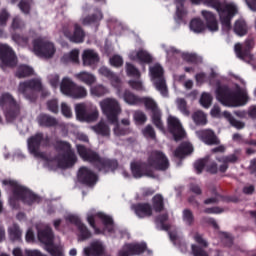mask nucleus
<instances>
[{
	"instance_id": "1",
	"label": "nucleus",
	"mask_w": 256,
	"mask_h": 256,
	"mask_svg": "<svg viewBox=\"0 0 256 256\" xmlns=\"http://www.w3.org/2000/svg\"><path fill=\"white\" fill-rule=\"evenodd\" d=\"M76 151L82 161L90 163L100 173H115L119 169V161L117 159L101 157L97 151L83 144H77Z\"/></svg>"
},
{
	"instance_id": "2",
	"label": "nucleus",
	"mask_w": 256,
	"mask_h": 256,
	"mask_svg": "<svg viewBox=\"0 0 256 256\" xmlns=\"http://www.w3.org/2000/svg\"><path fill=\"white\" fill-rule=\"evenodd\" d=\"M2 185L12 188L13 196L9 198V204L12 209H19V201H22L24 205L29 206L41 201L39 195L33 193L29 188L19 184L16 180L5 179L2 181Z\"/></svg>"
},
{
	"instance_id": "3",
	"label": "nucleus",
	"mask_w": 256,
	"mask_h": 256,
	"mask_svg": "<svg viewBox=\"0 0 256 256\" xmlns=\"http://www.w3.org/2000/svg\"><path fill=\"white\" fill-rule=\"evenodd\" d=\"M192 5H206V7H211L216 9L220 16V21L222 29L224 31H231V19L239 13L237 6L235 4L223 5L221 0H190Z\"/></svg>"
},
{
	"instance_id": "4",
	"label": "nucleus",
	"mask_w": 256,
	"mask_h": 256,
	"mask_svg": "<svg viewBox=\"0 0 256 256\" xmlns=\"http://www.w3.org/2000/svg\"><path fill=\"white\" fill-rule=\"evenodd\" d=\"M55 149L61 152L56 157L60 169H71V167L75 166V163H77V154H75L71 143L58 140L56 141Z\"/></svg>"
},
{
	"instance_id": "5",
	"label": "nucleus",
	"mask_w": 256,
	"mask_h": 256,
	"mask_svg": "<svg viewBox=\"0 0 256 256\" xmlns=\"http://www.w3.org/2000/svg\"><path fill=\"white\" fill-rule=\"evenodd\" d=\"M0 107L4 112L6 121L13 123L21 115V104L9 93H4L0 96Z\"/></svg>"
},
{
	"instance_id": "6",
	"label": "nucleus",
	"mask_w": 256,
	"mask_h": 256,
	"mask_svg": "<svg viewBox=\"0 0 256 256\" xmlns=\"http://www.w3.org/2000/svg\"><path fill=\"white\" fill-rule=\"evenodd\" d=\"M146 164L150 169L154 171H167L170 167L169 158L161 150H153L150 152L147 158Z\"/></svg>"
},
{
	"instance_id": "7",
	"label": "nucleus",
	"mask_w": 256,
	"mask_h": 256,
	"mask_svg": "<svg viewBox=\"0 0 256 256\" xmlns=\"http://www.w3.org/2000/svg\"><path fill=\"white\" fill-rule=\"evenodd\" d=\"M100 106L109 123H119V115L121 114L119 101L113 98H106L100 102Z\"/></svg>"
},
{
	"instance_id": "8",
	"label": "nucleus",
	"mask_w": 256,
	"mask_h": 256,
	"mask_svg": "<svg viewBox=\"0 0 256 256\" xmlns=\"http://www.w3.org/2000/svg\"><path fill=\"white\" fill-rule=\"evenodd\" d=\"M42 145H49V136H45L43 132H37L36 134L28 138V149L30 153L34 155V157H39L40 159H43V152L39 151Z\"/></svg>"
},
{
	"instance_id": "9",
	"label": "nucleus",
	"mask_w": 256,
	"mask_h": 256,
	"mask_svg": "<svg viewBox=\"0 0 256 256\" xmlns=\"http://www.w3.org/2000/svg\"><path fill=\"white\" fill-rule=\"evenodd\" d=\"M34 53L42 59H53L57 49L53 42L45 41L42 39H36L33 42Z\"/></svg>"
},
{
	"instance_id": "10",
	"label": "nucleus",
	"mask_w": 256,
	"mask_h": 256,
	"mask_svg": "<svg viewBox=\"0 0 256 256\" xmlns=\"http://www.w3.org/2000/svg\"><path fill=\"white\" fill-rule=\"evenodd\" d=\"M43 85L38 79H31L19 84L18 91L29 101H34L35 93L33 91H41Z\"/></svg>"
},
{
	"instance_id": "11",
	"label": "nucleus",
	"mask_w": 256,
	"mask_h": 256,
	"mask_svg": "<svg viewBox=\"0 0 256 256\" xmlns=\"http://www.w3.org/2000/svg\"><path fill=\"white\" fill-rule=\"evenodd\" d=\"M253 47H255L253 39H246L244 44L236 43L234 45V53L238 59H241V61H253V54H251Z\"/></svg>"
},
{
	"instance_id": "12",
	"label": "nucleus",
	"mask_w": 256,
	"mask_h": 256,
	"mask_svg": "<svg viewBox=\"0 0 256 256\" xmlns=\"http://www.w3.org/2000/svg\"><path fill=\"white\" fill-rule=\"evenodd\" d=\"M62 33L70 43H83L85 41V30L79 24H74V29L72 30L69 26H64L62 28Z\"/></svg>"
},
{
	"instance_id": "13",
	"label": "nucleus",
	"mask_w": 256,
	"mask_h": 256,
	"mask_svg": "<svg viewBox=\"0 0 256 256\" xmlns=\"http://www.w3.org/2000/svg\"><path fill=\"white\" fill-rule=\"evenodd\" d=\"M0 61L4 67H17V55L13 48L7 44H0Z\"/></svg>"
},
{
	"instance_id": "14",
	"label": "nucleus",
	"mask_w": 256,
	"mask_h": 256,
	"mask_svg": "<svg viewBox=\"0 0 256 256\" xmlns=\"http://www.w3.org/2000/svg\"><path fill=\"white\" fill-rule=\"evenodd\" d=\"M130 167L134 179H141V177H150L151 179H155L157 177L155 175V171L149 167L147 162H132Z\"/></svg>"
},
{
	"instance_id": "15",
	"label": "nucleus",
	"mask_w": 256,
	"mask_h": 256,
	"mask_svg": "<svg viewBox=\"0 0 256 256\" xmlns=\"http://www.w3.org/2000/svg\"><path fill=\"white\" fill-rule=\"evenodd\" d=\"M98 177L93 170L87 166H82L78 170V181L86 187H93L97 183Z\"/></svg>"
},
{
	"instance_id": "16",
	"label": "nucleus",
	"mask_w": 256,
	"mask_h": 256,
	"mask_svg": "<svg viewBox=\"0 0 256 256\" xmlns=\"http://www.w3.org/2000/svg\"><path fill=\"white\" fill-rule=\"evenodd\" d=\"M66 220L69 221V223H72V225H75L80 233L79 237L81 241H87V239H91L92 233L89 228H87V225L81 221V218L79 216L70 215L66 218Z\"/></svg>"
},
{
	"instance_id": "17",
	"label": "nucleus",
	"mask_w": 256,
	"mask_h": 256,
	"mask_svg": "<svg viewBox=\"0 0 256 256\" xmlns=\"http://www.w3.org/2000/svg\"><path fill=\"white\" fill-rule=\"evenodd\" d=\"M168 131L173 135L174 141H181L185 137V130H183L181 122L173 116L168 118Z\"/></svg>"
},
{
	"instance_id": "18",
	"label": "nucleus",
	"mask_w": 256,
	"mask_h": 256,
	"mask_svg": "<svg viewBox=\"0 0 256 256\" xmlns=\"http://www.w3.org/2000/svg\"><path fill=\"white\" fill-rule=\"evenodd\" d=\"M233 91L227 85H219L216 88V98L225 107H231Z\"/></svg>"
},
{
	"instance_id": "19",
	"label": "nucleus",
	"mask_w": 256,
	"mask_h": 256,
	"mask_svg": "<svg viewBox=\"0 0 256 256\" xmlns=\"http://www.w3.org/2000/svg\"><path fill=\"white\" fill-rule=\"evenodd\" d=\"M85 256H103L105 255V244L101 240H94L88 247L84 248Z\"/></svg>"
},
{
	"instance_id": "20",
	"label": "nucleus",
	"mask_w": 256,
	"mask_h": 256,
	"mask_svg": "<svg viewBox=\"0 0 256 256\" xmlns=\"http://www.w3.org/2000/svg\"><path fill=\"white\" fill-rule=\"evenodd\" d=\"M197 137L206 145H219L221 141L211 129L199 130L196 132Z\"/></svg>"
},
{
	"instance_id": "21",
	"label": "nucleus",
	"mask_w": 256,
	"mask_h": 256,
	"mask_svg": "<svg viewBox=\"0 0 256 256\" xmlns=\"http://www.w3.org/2000/svg\"><path fill=\"white\" fill-rule=\"evenodd\" d=\"M90 215H93L94 221L95 219H99L101 221L105 231L108 233H115V221L113 220V217L107 215L105 212H97Z\"/></svg>"
},
{
	"instance_id": "22",
	"label": "nucleus",
	"mask_w": 256,
	"mask_h": 256,
	"mask_svg": "<svg viewBox=\"0 0 256 256\" xmlns=\"http://www.w3.org/2000/svg\"><path fill=\"white\" fill-rule=\"evenodd\" d=\"M132 209L139 219H145V217H151L153 215V208L149 203L133 204Z\"/></svg>"
},
{
	"instance_id": "23",
	"label": "nucleus",
	"mask_w": 256,
	"mask_h": 256,
	"mask_svg": "<svg viewBox=\"0 0 256 256\" xmlns=\"http://www.w3.org/2000/svg\"><path fill=\"white\" fill-rule=\"evenodd\" d=\"M99 61V53H97L95 50H84L82 54V63L84 67H95Z\"/></svg>"
},
{
	"instance_id": "24",
	"label": "nucleus",
	"mask_w": 256,
	"mask_h": 256,
	"mask_svg": "<svg viewBox=\"0 0 256 256\" xmlns=\"http://www.w3.org/2000/svg\"><path fill=\"white\" fill-rule=\"evenodd\" d=\"M99 75L102 77H105L110 81L112 87H121V78L117 76L111 69H109L107 66H102L98 70Z\"/></svg>"
},
{
	"instance_id": "25",
	"label": "nucleus",
	"mask_w": 256,
	"mask_h": 256,
	"mask_svg": "<svg viewBox=\"0 0 256 256\" xmlns=\"http://www.w3.org/2000/svg\"><path fill=\"white\" fill-rule=\"evenodd\" d=\"M201 14L208 30H210L212 33L219 31V22L217 21V16H215L213 12L202 10Z\"/></svg>"
},
{
	"instance_id": "26",
	"label": "nucleus",
	"mask_w": 256,
	"mask_h": 256,
	"mask_svg": "<svg viewBox=\"0 0 256 256\" xmlns=\"http://www.w3.org/2000/svg\"><path fill=\"white\" fill-rule=\"evenodd\" d=\"M249 101V97L247 96V92L241 89L232 91V98L230 101V107H241L245 105Z\"/></svg>"
},
{
	"instance_id": "27",
	"label": "nucleus",
	"mask_w": 256,
	"mask_h": 256,
	"mask_svg": "<svg viewBox=\"0 0 256 256\" xmlns=\"http://www.w3.org/2000/svg\"><path fill=\"white\" fill-rule=\"evenodd\" d=\"M130 59L131 61H138L140 65H150V63H153V56L143 49L138 50L136 53H131Z\"/></svg>"
},
{
	"instance_id": "28",
	"label": "nucleus",
	"mask_w": 256,
	"mask_h": 256,
	"mask_svg": "<svg viewBox=\"0 0 256 256\" xmlns=\"http://www.w3.org/2000/svg\"><path fill=\"white\" fill-rule=\"evenodd\" d=\"M37 123L40 127L51 129V127H57L59 125V120L49 114L41 113L37 116Z\"/></svg>"
},
{
	"instance_id": "29",
	"label": "nucleus",
	"mask_w": 256,
	"mask_h": 256,
	"mask_svg": "<svg viewBox=\"0 0 256 256\" xmlns=\"http://www.w3.org/2000/svg\"><path fill=\"white\" fill-rule=\"evenodd\" d=\"M125 251H128L131 256L143 255L147 251V243H126L124 244Z\"/></svg>"
},
{
	"instance_id": "30",
	"label": "nucleus",
	"mask_w": 256,
	"mask_h": 256,
	"mask_svg": "<svg viewBox=\"0 0 256 256\" xmlns=\"http://www.w3.org/2000/svg\"><path fill=\"white\" fill-rule=\"evenodd\" d=\"M74 77L75 79H77V81H80V83H84V85H87L88 87L95 85V83L97 82V77H95V75H93L91 72L87 71H81L79 73H76Z\"/></svg>"
},
{
	"instance_id": "31",
	"label": "nucleus",
	"mask_w": 256,
	"mask_h": 256,
	"mask_svg": "<svg viewBox=\"0 0 256 256\" xmlns=\"http://www.w3.org/2000/svg\"><path fill=\"white\" fill-rule=\"evenodd\" d=\"M53 230L51 228H46L44 230L38 231V240L40 243L45 245V248L49 247V245L53 244Z\"/></svg>"
},
{
	"instance_id": "32",
	"label": "nucleus",
	"mask_w": 256,
	"mask_h": 256,
	"mask_svg": "<svg viewBox=\"0 0 256 256\" xmlns=\"http://www.w3.org/2000/svg\"><path fill=\"white\" fill-rule=\"evenodd\" d=\"M233 31L238 37H245L249 33V25L243 18H239L235 21Z\"/></svg>"
},
{
	"instance_id": "33",
	"label": "nucleus",
	"mask_w": 256,
	"mask_h": 256,
	"mask_svg": "<svg viewBox=\"0 0 256 256\" xmlns=\"http://www.w3.org/2000/svg\"><path fill=\"white\" fill-rule=\"evenodd\" d=\"M193 153V146L187 142L181 143L174 151V157L184 159L186 155Z\"/></svg>"
},
{
	"instance_id": "34",
	"label": "nucleus",
	"mask_w": 256,
	"mask_h": 256,
	"mask_svg": "<svg viewBox=\"0 0 256 256\" xmlns=\"http://www.w3.org/2000/svg\"><path fill=\"white\" fill-rule=\"evenodd\" d=\"M102 19H103V12H101V10H97L96 13L84 17L82 20V24L96 25V27H99V23H101Z\"/></svg>"
},
{
	"instance_id": "35",
	"label": "nucleus",
	"mask_w": 256,
	"mask_h": 256,
	"mask_svg": "<svg viewBox=\"0 0 256 256\" xmlns=\"http://www.w3.org/2000/svg\"><path fill=\"white\" fill-rule=\"evenodd\" d=\"M75 82L71 80V78H63L60 83V91L63 93V95H67L68 97H71V94L73 93V89L75 88Z\"/></svg>"
},
{
	"instance_id": "36",
	"label": "nucleus",
	"mask_w": 256,
	"mask_h": 256,
	"mask_svg": "<svg viewBox=\"0 0 256 256\" xmlns=\"http://www.w3.org/2000/svg\"><path fill=\"white\" fill-rule=\"evenodd\" d=\"M152 207L156 213H161L165 210V199L163 195L156 194L152 198Z\"/></svg>"
},
{
	"instance_id": "37",
	"label": "nucleus",
	"mask_w": 256,
	"mask_h": 256,
	"mask_svg": "<svg viewBox=\"0 0 256 256\" xmlns=\"http://www.w3.org/2000/svg\"><path fill=\"white\" fill-rule=\"evenodd\" d=\"M222 117H224V119H226V121L229 122L232 127H235V129L245 128V123L235 119V117H233V115L229 111H224L222 113Z\"/></svg>"
},
{
	"instance_id": "38",
	"label": "nucleus",
	"mask_w": 256,
	"mask_h": 256,
	"mask_svg": "<svg viewBox=\"0 0 256 256\" xmlns=\"http://www.w3.org/2000/svg\"><path fill=\"white\" fill-rule=\"evenodd\" d=\"M92 129L97 135H101V137H109V135H111V130L105 122H99L93 126Z\"/></svg>"
},
{
	"instance_id": "39",
	"label": "nucleus",
	"mask_w": 256,
	"mask_h": 256,
	"mask_svg": "<svg viewBox=\"0 0 256 256\" xmlns=\"http://www.w3.org/2000/svg\"><path fill=\"white\" fill-rule=\"evenodd\" d=\"M123 99L128 105H141V97L135 95L129 90H125Z\"/></svg>"
},
{
	"instance_id": "40",
	"label": "nucleus",
	"mask_w": 256,
	"mask_h": 256,
	"mask_svg": "<svg viewBox=\"0 0 256 256\" xmlns=\"http://www.w3.org/2000/svg\"><path fill=\"white\" fill-rule=\"evenodd\" d=\"M62 63H79V50L73 49L71 52L64 54L61 58Z\"/></svg>"
},
{
	"instance_id": "41",
	"label": "nucleus",
	"mask_w": 256,
	"mask_h": 256,
	"mask_svg": "<svg viewBox=\"0 0 256 256\" xmlns=\"http://www.w3.org/2000/svg\"><path fill=\"white\" fill-rule=\"evenodd\" d=\"M154 85L162 97H169V90L167 89V82L165 81V78H158L155 80Z\"/></svg>"
},
{
	"instance_id": "42",
	"label": "nucleus",
	"mask_w": 256,
	"mask_h": 256,
	"mask_svg": "<svg viewBox=\"0 0 256 256\" xmlns=\"http://www.w3.org/2000/svg\"><path fill=\"white\" fill-rule=\"evenodd\" d=\"M8 235L10 241H21V228L17 224H13L8 228Z\"/></svg>"
},
{
	"instance_id": "43",
	"label": "nucleus",
	"mask_w": 256,
	"mask_h": 256,
	"mask_svg": "<svg viewBox=\"0 0 256 256\" xmlns=\"http://www.w3.org/2000/svg\"><path fill=\"white\" fill-rule=\"evenodd\" d=\"M190 29L194 33H203L205 31V22L200 18H194L190 22Z\"/></svg>"
},
{
	"instance_id": "44",
	"label": "nucleus",
	"mask_w": 256,
	"mask_h": 256,
	"mask_svg": "<svg viewBox=\"0 0 256 256\" xmlns=\"http://www.w3.org/2000/svg\"><path fill=\"white\" fill-rule=\"evenodd\" d=\"M31 75H33V68L27 65H20L16 71V77H18V79L31 77Z\"/></svg>"
},
{
	"instance_id": "45",
	"label": "nucleus",
	"mask_w": 256,
	"mask_h": 256,
	"mask_svg": "<svg viewBox=\"0 0 256 256\" xmlns=\"http://www.w3.org/2000/svg\"><path fill=\"white\" fill-rule=\"evenodd\" d=\"M86 96H87V89L83 86H79L75 84L70 97H72V99H85Z\"/></svg>"
},
{
	"instance_id": "46",
	"label": "nucleus",
	"mask_w": 256,
	"mask_h": 256,
	"mask_svg": "<svg viewBox=\"0 0 256 256\" xmlns=\"http://www.w3.org/2000/svg\"><path fill=\"white\" fill-rule=\"evenodd\" d=\"M182 59L186 61V63H191L192 65H199V63H203V58L195 53H184L182 55Z\"/></svg>"
},
{
	"instance_id": "47",
	"label": "nucleus",
	"mask_w": 256,
	"mask_h": 256,
	"mask_svg": "<svg viewBox=\"0 0 256 256\" xmlns=\"http://www.w3.org/2000/svg\"><path fill=\"white\" fill-rule=\"evenodd\" d=\"M75 112L78 121H85V117H87V113L89 112V110H87V105L80 103L76 104Z\"/></svg>"
},
{
	"instance_id": "48",
	"label": "nucleus",
	"mask_w": 256,
	"mask_h": 256,
	"mask_svg": "<svg viewBox=\"0 0 256 256\" xmlns=\"http://www.w3.org/2000/svg\"><path fill=\"white\" fill-rule=\"evenodd\" d=\"M192 119L195 125H207V115H205L201 110L194 112Z\"/></svg>"
},
{
	"instance_id": "49",
	"label": "nucleus",
	"mask_w": 256,
	"mask_h": 256,
	"mask_svg": "<svg viewBox=\"0 0 256 256\" xmlns=\"http://www.w3.org/2000/svg\"><path fill=\"white\" fill-rule=\"evenodd\" d=\"M126 74L128 77H134L135 79H141V72L132 63H126Z\"/></svg>"
},
{
	"instance_id": "50",
	"label": "nucleus",
	"mask_w": 256,
	"mask_h": 256,
	"mask_svg": "<svg viewBox=\"0 0 256 256\" xmlns=\"http://www.w3.org/2000/svg\"><path fill=\"white\" fill-rule=\"evenodd\" d=\"M216 161H218V163H225L226 165H229V163L235 165V163L239 161V156L236 154H230L227 156L216 157Z\"/></svg>"
},
{
	"instance_id": "51",
	"label": "nucleus",
	"mask_w": 256,
	"mask_h": 256,
	"mask_svg": "<svg viewBox=\"0 0 256 256\" xmlns=\"http://www.w3.org/2000/svg\"><path fill=\"white\" fill-rule=\"evenodd\" d=\"M145 105L146 109H149L152 111V113H155V111H159V108H157V103L155 100L147 97H142L141 98V105Z\"/></svg>"
},
{
	"instance_id": "52",
	"label": "nucleus",
	"mask_w": 256,
	"mask_h": 256,
	"mask_svg": "<svg viewBox=\"0 0 256 256\" xmlns=\"http://www.w3.org/2000/svg\"><path fill=\"white\" fill-rule=\"evenodd\" d=\"M152 123L160 131H163L165 129V127L163 126V121L161 120V111L156 110L155 112H152Z\"/></svg>"
},
{
	"instance_id": "53",
	"label": "nucleus",
	"mask_w": 256,
	"mask_h": 256,
	"mask_svg": "<svg viewBox=\"0 0 256 256\" xmlns=\"http://www.w3.org/2000/svg\"><path fill=\"white\" fill-rule=\"evenodd\" d=\"M212 103H213V96H211V94L207 92L202 93L200 97V104L202 105V107H204V109H209Z\"/></svg>"
},
{
	"instance_id": "54",
	"label": "nucleus",
	"mask_w": 256,
	"mask_h": 256,
	"mask_svg": "<svg viewBox=\"0 0 256 256\" xmlns=\"http://www.w3.org/2000/svg\"><path fill=\"white\" fill-rule=\"evenodd\" d=\"M90 93L95 97H103V95H107V88L101 84H98L91 88Z\"/></svg>"
},
{
	"instance_id": "55",
	"label": "nucleus",
	"mask_w": 256,
	"mask_h": 256,
	"mask_svg": "<svg viewBox=\"0 0 256 256\" xmlns=\"http://www.w3.org/2000/svg\"><path fill=\"white\" fill-rule=\"evenodd\" d=\"M150 74L152 79H163V67H161V65H155L151 67Z\"/></svg>"
},
{
	"instance_id": "56",
	"label": "nucleus",
	"mask_w": 256,
	"mask_h": 256,
	"mask_svg": "<svg viewBox=\"0 0 256 256\" xmlns=\"http://www.w3.org/2000/svg\"><path fill=\"white\" fill-rule=\"evenodd\" d=\"M46 107L50 113L57 115L59 113V101L57 99L48 100Z\"/></svg>"
},
{
	"instance_id": "57",
	"label": "nucleus",
	"mask_w": 256,
	"mask_h": 256,
	"mask_svg": "<svg viewBox=\"0 0 256 256\" xmlns=\"http://www.w3.org/2000/svg\"><path fill=\"white\" fill-rule=\"evenodd\" d=\"M46 251H48V253L51 256H65V254H63V248L59 247V246H55V244H50L48 247L45 248Z\"/></svg>"
},
{
	"instance_id": "58",
	"label": "nucleus",
	"mask_w": 256,
	"mask_h": 256,
	"mask_svg": "<svg viewBox=\"0 0 256 256\" xmlns=\"http://www.w3.org/2000/svg\"><path fill=\"white\" fill-rule=\"evenodd\" d=\"M208 161V158H202L194 163V169L198 175H201V173H203V169L207 167Z\"/></svg>"
},
{
	"instance_id": "59",
	"label": "nucleus",
	"mask_w": 256,
	"mask_h": 256,
	"mask_svg": "<svg viewBox=\"0 0 256 256\" xmlns=\"http://www.w3.org/2000/svg\"><path fill=\"white\" fill-rule=\"evenodd\" d=\"M11 37L12 41H14V43H17V45H27V43H29V37L25 35L13 33Z\"/></svg>"
},
{
	"instance_id": "60",
	"label": "nucleus",
	"mask_w": 256,
	"mask_h": 256,
	"mask_svg": "<svg viewBox=\"0 0 256 256\" xmlns=\"http://www.w3.org/2000/svg\"><path fill=\"white\" fill-rule=\"evenodd\" d=\"M177 105H178L179 111L186 117H189L190 112H189V108H187V101L185 100V98L178 99Z\"/></svg>"
},
{
	"instance_id": "61",
	"label": "nucleus",
	"mask_w": 256,
	"mask_h": 256,
	"mask_svg": "<svg viewBox=\"0 0 256 256\" xmlns=\"http://www.w3.org/2000/svg\"><path fill=\"white\" fill-rule=\"evenodd\" d=\"M11 29H13V31H21V29H25V22L16 16L12 20Z\"/></svg>"
},
{
	"instance_id": "62",
	"label": "nucleus",
	"mask_w": 256,
	"mask_h": 256,
	"mask_svg": "<svg viewBox=\"0 0 256 256\" xmlns=\"http://www.w3.org/2000/svg\"><path fill=\"white\" fill-rule=\"evenodd\" d=\"M183 221L186 222V225H193L195 223V216H193V212L189 209H185L183 211Z\"/></svg>"
},
{
	"instance_id": "63",
	"label": "nucleus",
	"mask_w": 256,
	"mask_h": 256,
	"mask_svg": "<svg viewBox=\"0 0 256 256\" xmlns=\"http://www.w3.org/2000/svg\"><path fill=\"white\" fill-rule=\"evenodd\" d=\"M142 133L144 137L147 139H155L157 135L155 134V129L151 125H147L143 130Z\"/></svg>"
},
{
	"instance_id": "64",
	"label": "nucleus",
	"mask_w": 256,
	"mask_h": 256,
	"mask_svg": "<svg viewBox=\"0 0 256 256\" xmlns=\"http://www.w3.org/2000/svg\"><path fill=\"white\" fill-rule=\"evenodd\" d=\"M191 249H192V253L194 256H209L207 251H205V249H203V247H201V246L192 244Z\"/></svg>"
}]
</instances>
